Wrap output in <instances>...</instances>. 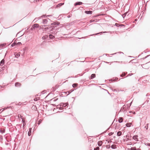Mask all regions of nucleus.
Returning <instances> with one entry per match:
<instances>
[{
    "label": "nucleus",
    "mask_w": 150,
    "mask_h": 150,
    "mask_svg": "<svg viewBox=\"0 0 150 150\" xmlns=\"http://www.w3.org/2000/svg\"><path fill=\"white\" fill-rule=\"evenodd\" d=\"M53 28H54V27H51L49 25H42L40 27V28L42 29L44 31L47 32L52 30L53 29Z\"/></svg>",
    "instance_id": "nucleus-1"
},
{
    "label": "nucleus",
    "mask_w": 150,
    "mask_h": 150,
    "mask_svg": "<svg viewBox=\"0 0 150 150\" xmlns=\"http://www.w3.org/2000/svg\"><path fill=\"white\" fill-rule=\"evenodd\" d=\"M39 27V25L38 24H35L33 25L30 29L33 30L35 29V28H37Z\"/></svg>",
    "instance_id": "nucleus-2"
},
{
    "label": "nucleus",
    "mask_w": 150,
    "mask_h": 150,
    "mask_svg": "<svg viewBox=\"0 0 150 150\" xmlns=\"http://www.w3.org/2000/svg\"><path fill=\"white\" fill-rule=\"evenodd\" d=\"M138 137V136L137 135H135L133 136L132 138L136 141H138L139 140Z\"/></svg>",
    "instance_id": "nucleus-3"
},
{
    "label": "nucleus",
    "mask_w": 150,
    "mask_h": 150,
    "mask_svg": "<svg viewBox=\"0 0 150 150\" xmlns=\"http://www.w3.org/2000/svg\"><path fill=\"white\" fill-rule=\"evenodd\" d=\"M142 67L143 68H145V69H149V64H148V63H147L144 65H143Z\"/></svg>",
    "instance_id": "nucleus-4"
},
{
    "label": "nucleus",
    "mask_w": 150,
    "mask_h": 150,
    "mask_svg": "<svg viewBox=\"0 0 150 150\" xmlns=\"http://www.w3.org/2000/svg\"><path fill=\"white\" fill-rule=\"evenodd\" d=\"M48 21L47 19H43L42 23L43 24H47Z\"/></svg>",
    "instance_id": "nucleus-5"
},
{
    "label": "nucleus",
    "mask_w": 150,
    "mask_h": 150,
    "mask_svg": "<svg viewBox=\"0 0 150 150\" xmlns=\"http://www.w3.org/2000/svg\"><path fill=\"white\" fill-rule=\"evenodd\" d=\"M85 13L87 14H91L92 13V11H85Z\"/></svg>",
    "instance_id": "nucleus-6"
},
{
    "label": "nucleus",
    "mask_w": 150,
    "mask_h": 150,
    "mask_svg": "<svg viewBox=\"0 0 150 150\" xmlns=\"http://www.w3.org/2000/svg\"><path fill=\"white\" fill-rule=\"evenodd\" d=\"M83 3L81 2H77L74 4L75 6L82 4Z\"/></svg>",
    "instance_id": "nucleus-7"
},
{
    "label": "nucleus",
    "mask_w": 150,
    "mask_h": 150,
    "mask_svg": "<svg viewBox=\"0 0 150 150\" xmlns=\"http://www.w3.org/2000/svg\"><path fill=\"white\" fill-rule=\"evenodd\" d=\"M123 121V119L122 117H120L118 119V122L119 123L122 122Z\"/></svg>",
    "instance_id": "nucleus-8"
},
{
    "label": "nucleus",
    "mask_w": 150,
    "mask_h": 150,
    "mask_svg": "<svg viewBox=\"0 0 150 150\" xmlns=\"http://www.w3.org/2000/svg\"><path fill=\"white\" fill-rule=\"evenodd\" d=\"M31 129H32L31 128H30L29 129V131L28 133V135L29 136H30L31 134Z\"/></svg>",
    "instance_id": "nucleus-9"
},
{
    "label": "nucleus",
    "mask_w": 150,
    "mask_h": 150,
    "mask_svg": "<svg viewBox=\"0 0 150 150\" xmlns=\"http://www.w3.org/2000/svg\"><path fill=\"white\" fill-rule=\"evenodd\" d=\"M21 85V84L20 83L18 82H16L15 84V86L16 87L20 86Z\"/></svg>",
    "instance_id": "nucleus-10"
},
{
    "label": "nucleus",
    "mask_w": 150,
    "mask_h": 150,
    "mask_svg": "<svg viewBox=\"0 0 150 150\" xmlns=\"http://www.w3.org/2000/svg\"><path fill=\"white\" fill-rule=\"evenodd\" d=\"M4 60L3 59L1 62L0 65L1 66H2L4 65Z\"/></svg>",
    "instance_id": "nucleus-11"
},
{
    "label": "nucleus",
    "mask_w": 150,
    "mask_h": 150,
    "mask_svg": "<svg viewBox=\"0 0 150 150\" xmlns=\"http://www.w3.org/2000/svg\"><path fill=\"white\" fill-rule=\"evenodd\" d=\"M98 145L99 146H100L103 144V142L102 141H99L98 142Z\"/></svg>",
    "instance_id": "nucleus-12"
},
{
    "label": "nucleus",
    "mask_w": 150,
    "mask_h": 150,
    "mask_svg": "<svg viewBox=\"0 0 150 150\" xmlns=\"http://www.w3.org/2000/svg\"><path fill=\"white\" fill-rule=\"evenodd\" d=\"M132 124V123H127L126 125L127 127H130L131 126Z\"/></svg>",
    "instance_id": "nucleus-13"
},
{
    "label": "nucleus",
    "mask_w": 150,
    "mask_h": 150,
    "mask_svg": "<svg viewBox=\"0 0 150 150\" xmlns=\"http://www.w3.org/2000/svg\"><path fill=\"white\" fill-rule=\"evenodd\" d=\"M96 77V74H93L91 75L90 79H92Z\"/></svg>",
    "instance_id": "nucleus-14"
},
{
    "label": "nucleus",
    "mask_w": 150,
    "mask_h": 150,
    "mask_svg": "<svg viewBox=\"0 0 150 150\" xmlns=\"http://www.w3.org/2000/svg\"><path fill=\"white\" fill-rule=\"evenodd\" d=\"M111 147L112 149H115L117 148L116 145L115 144L112 145L111 146Z\"/></svg>",
    "instance_id": "nucleus-15"
},
{
    "label": "nucleus",
    "mask_w": 150,
    "mask_h": 150,
    "mask_svg": "<svg viewBox=\"0 0 150 150\" xmlns=\"http://www.w3.org/2000/svg\"><path fill=\"white\" fill-rule=\"evenodd\" d=\"M49 37L50 39H53L54 38V36L53 35H52L51 34H50L49 35Z\"/></svg>",
    "instance_id": "nucleus-16"
},
{
    "label": "nucleus",
    "mask_w": 150,
    "mask_h": 150,
    "mask_svg": "<svg viewBox=\"0 0 150 150\" xmlns=\"http://www.w3.org/2000/svg\"><path fill=\"white\" fill-rule=\"evenodd\" d=\"M122 135V132L121 131H119L117 132V135L118 136H120Z\"/></svg>",
    "instance_id": "nucleus-17"
},
{
    "label": "nucleus",
    "mask_w": 150,
    "mask_h": 150,
    "mask_svg": "<svg viewBox=\"0 0 150 150\" xmlns=\"http://www.w3.org/2000/svg\"><path fill=\"white\" fill-rule=\"evenodd\" d=\"M127 73V72H126V73H125V72L123 73L121 75H120V76L121 77H123V76H125L126 75V74Z\"/></svg>",
    "instance_id": "nucleus-18"
},
{
    "label": "nucleus",
    "mask_w": 150,
    "mask_h": 150,
    "mask_svg": "<svg viewBox=\"0 0 150 150\" xmlns=\"http://www.w3.org/2000/svg\"><path fill=\"white\" fill-rule=\"evenodd\" d=\"M48 38V35H45V36H43L42 37V39L43 40H45V39L47 38Z\"/></svg>",
    "instance_id": "nucleus-19"
},
{
    "label": "nucleus",
    "mask_w": 150,
    "mask_h": 150,
    "mask_svg": "<svg viewBox=\"0 0 150 150\" xmlns=\"http://www.w3.org/2000/svg\"><path fill=\"white\" fill-rule=\"evenodd\" d=\"M45 15H43V16H41L39 17L38 18V19H39L41 18H45Z\"/></svg>",
    "instance_id": "nucleus-20"
},
{
    "label": "nucleus",
    "mask_w": 150,
    "mask_h": 150,
    "mask_svg": "<svg viewBox=\"0 0 150 150\" xmlns=\"http://www.w3.org/2000/svg\"><path fill=\"white\" fill-rule=\"evenodd\" d=\"M127 12H126L124 14L122 15V16L123 17V18H124L126 16V15L127 14Z\"/></svg>",
    "instance_id": "nucleus-21"
},
{
    "label": "nucleus",
    "mask_w": 150,
    "mask_h": 150,
    "mask_svg": "<svg viewBox=\"0 0 150 150\" xmlns=\"http://www.w3.org/2000/svg\"><path fill=\"white\" fill-rule=\"evenodd\" d=\"M6 45V43L0 45V48H2L3 47H4Z\"/></svg>",
    "instance_id": "nucleus-22"
},
{
    "label": "nucleus",
    "mask_w": 150,
    "mask_h": 150,
    "mask_svg": "<svg viewBox=\"0 0 150 150\" xmlns=\"http://www.w3.org/2000/svg\"><path fill=\"white\" fill-rule=\"evenodd\" d=\"M68 103H63V107H65L66 106H67V105H68Z\"/></svg>",
    "instance_id": "nucleus-23"
},
{
    "label": "nucleus",
    "mask_w": 150,
    "mask_h": 150,
    "mask_svg": "<svg viewBox=\"0 0 150 150\" xmlns=\"http://www.w3.org/2000/svg\"><path fill=\"white\" fill-rule=\"evenodd\" d=\"M15 54V56L16 57H18L20 56V54L18 53H16V54Z\"/></svg>",
    "instance_id": "nucleus-24"
},
{
    "label": "nucleus",
    "mask_w": 150,
    "mask_h": 150,
    "mask_svg": "<svg viewBox=\"0 0 150 150\" xmlns=\"http://www.w3.org/2000/svg\"><path fill=\"white\" fill-rule=\"evenodd\" d=\"M40 99V97L36 98L34 99V100L35 101H37Z\"/></svg>",
    "instance_id": "nucleus-25"
},
{
    "label": "nucleus",
    "mask_w": 150,
    "mask_h": 150,
    "mask_svg": "<svg viewBox=\"0 0 150 150\" xmlns=\"http://www.w3.org/2000/svg\"><path fill=\"white\" fill-rule=\"evenodd\" d=\"M64 3H60L59 4H58L57 5V7H60L63 4H64Z\"/></svg>",
    "instance_id": "nucleus-26"
},
{
    "label": "nucleus",
    "mask_w": 150,
    "mask_h": 150,
    "mask_svg": "<svg viewBox=\"0 0 150 150\" xmlns=\"http://www.w3.org/2000/svg\"><path fill=\"white\" fill-rule=\"evenodd\" d=\"M1 133L3 134L5 132V130L4 129H1Z\"/></svg>",
    "instance_id": "nucleus-27"
},
{
    "label": "nucleus",
    "mask_w": 150,
    "mask_h": 150,
    "mask_svg": "<svg viewBox=\"0 0 150 150\" xmlns=\"http://www.w3.org/2000/svg\"><path fill=\"white\" fill-rule=\"evenodd\" d=\"M18 117L19 118H21L22 119V118H22V116L21 115H18Z\"/></svg>",
    "instance_id": "nucleus-28"
},
{
    "label": "nucleus",
    "mask_w": 150,
    "mask_h": 150,
    "mask_svg": "<svg viewBox=\"0 0 150 150\" xmlns=\"http://www.w3.org/2000/svg\"><path fill=\"white\" fill-rule=\"evenodd\" d=\"M131 150H136V147H132L131 148Z\"/></svg>",
    "instance_id": "nucleus-29"
},
{
    "label": "nucleus",
    "mask_w": 150,
    "mask_h": 150,
    "mask_svg": "<svg viewBox=\"0 0 150 150\" xmlns=\"http://www.w3.org/2000/svg\"><path fill=\"white\" fill-rule=\"evenodd\" d=\"M148 125L149 124H147L146 125L145 127V128H146V129H147L148 128Z\"/></svg>",
    "instance_id": "nucleus-30"
},
{
    "label": "nucleus",
    "mask_w": 150,
    "mask_h": 150,
    "mask_svg": "<svg viewBox=\"0 0 150 150\" xmlns=\"http://www.w3.org/2000/svg\"><path fill=\"white\" fill-rule=\"evenodd\" d=\"M99 147L98 146L96 148L94 149V150H99Z\"/></svg>",
    "instance_id": "nucleus-31"
},
{
    "label": "nucleus",
    "mask_w": 150,
    "mask_h": 150,
    "mask_svg": "<svg viewBox=\"0 0 150 150\" xmlns=\"http://www.w3.org/2000/svg\"><path fill=\"white\" fill-rule=\"evenodd\" d=\"M113 133H114L113 132H110L109 133L108 135L109 136H111L113 134Z\"/></svg>",
    "instance_id": "nucleus-32"
},
{
    "label": "nucleus",
    "mask_w": 150,
    "mask_h": 150,
    "mask_svg": "<svg viewBox=\"0 0 150 150\" xmlns=\"http://www.w3.org/2000/svg\"><path fill=\"white\" fill-rule=\"evenodd\" d=\"M16 44V43L15 42H14L13 43L11 44V46L12 47H13Z\"/></svg>",
    "instance_id": "nucleus-33"
},
{
    "label": "nucleus",
    "mask_w": 150,
    "mask_h": 150,
    "mask_svg": "<svg viewBox=\"0 0 150 150\" xmlns=\"http://www.w3.org/2000/svg\"><path fill=\"white\" fill-rule=\"evenodd\" d=\"M77 85V84H74L72 85V86L73 87H76Z\"/></svg>",
    "instance_id": "nucleus-34"
},
{
    "label": "nucleus",
    "mask_w": 150,
    "mask_h": 150,
    "mask_svg": "<svg viewBox=\"0 0 150 150\" xmlns=\"http://www.w3.org/2000/svg\"><path fill=\"white\" fill-rule=\"evenodd\" d=\"M51 25L55 26L56 25V23H53L51 24Z\"/></svg>",
    "instance_id": "nucleus-35"
},
{
    "label": "nucleus",
    "mask_w": 150,
    "mask_h": 150,
    "mask_svg": "<svg viewBox=\"0 0 150 150\" xmlns=\"http://www.w3.org/2000/svg\"><path fill=\"white\" fill-rule=\"evenodd\" d=\"M106 147L108 149L110 148V145H107Z\"/></svg>",
    "instance_id": "nucleus-36"
},
{
    "label": "nucleus",
    "mask_w": 150,
    "mask_h": 150,
    "mask_svg": "<svg viewBox=\"0 0 150 150\" xmlns=\"http://www.w3.org/2000/svg\"><path fill=\"white\" fill-rule=\"evenodd\" d=\"M42 120H39L38 122V124H39L40 123H41V122H42Z\"/></svg>",
    "instance_id": "nucleus-37"
},
{
    "label": "nucleus",
    "mask_w": 150,
    "mask_h": 150,
    "mask_svg": "<svg viewBox=\"0 0 150 150\" xmlns=\"http://www.w3.org/2000/svg\"><path fill=\"white\" fill-rule=\"evenodd\" d=\"M56 23V25H59L60 24V23L59 22H55Z\"/></svg>",
    "instance_id": "nucleus-38"
},
{
    "label": "nucleus",
    "mask_w": 150,
    "mask_h": 150,
    "mask_svg": "<svg viewBox=\"0 0 150 150\" xmlns=\"http://www.w3.org/2000/svg\"><path fill=\"white\" fill-rule=\"evenodd\" d=\"M107 33L106 32H102L101 33ZM99 34V33H97L96 34V35H97L98 34Z\"/></svg>",
    "instance_id": "nucleus-39"
},
{
    "label": "nucleus",
    "mask_w": 150,
    "mask_h": 150,
    "mask_svg": "<svg viewBox=\"0 0 150 150\" xmlns=\"http://www.w3.org/2000/svg\"><path fill=\"white\" fill-rule=\"evenodd\" d=\"M63 103H61L60 104V106H62V107H63Z\"/></svg>",
    "instance_id": "nucleus-40"
},
{
    "label": "nucleus",
    "mask_w": 150,
    "mask_h": 150,
    "mask_svg": "<svg viewBox=\"0 0 150 150\" xmlns=\"http://www.w3.org/2000/svg\"><path fill=\"white\" fill-rule=\"evenodd\" d=\"M25 120H24L23 119V118H22V122L24 123H25Z\"/></svg>",
    "instance_id": "nucleus-41"
},
{
    "label": "nucleus",
    "mask_w": 150,
    "mask_h": 150,
    "mask_svg": "<svg viewBox=\"0 0 150 150\" xmlns=\"http://www.w3.org/2000/svg\"><path fill=\"white\" fill-rule=\"evenodd\" d=\"M21 44V42H18L17 43V45H20Z\"/></svg>",
    "instance_id": "nucleus-42"
},
{
    "label": "nucleus",
    "mask_w": 150,
    "mask_h": 150,
    "mask_svg": "<svg viewBox=\"0 0 150 150\" xmlns=\"http://www.w3.org/2000/svg\"><path fill=\"white\" fill-rule=\"evenodd\" d=\"M56 34V33H55L54 32L52 33V34H53V35H55Z\"/></svg>",
    "instance_id": "nucleus-43"
},
{
    "label": "nucleus",
    "mask_w": 150,
    "mask_h": 150,
    "mask_svg": "<svg viewBox=\"0 0 150 150\" xmlns=\"http://www.w3.org/2000/svg\"><path fill=\"white\" fill-rule=\"evenodd\" d=\"M147 145L150 146V143H147Z\"/></svg>",
    "instance_id": "nucleus-44"
},
{
    "label": "nucleus",
    "mask_w": 150,
    "mask_h": 150,
    "mask_svg": "<svg viewBox=\"0 0 150 150\" xmlns=\"http://www.w3.org/2000/svg\"><path fill=\"white\" fill-rule=\"evenodd\" d=\"M25 123H23V127H24V126H25Z\"/></svg>",
    "instance_id": "nucleus-45"
},
{
    "label": "nucleus",
    "mask_w": 150,
    "mask_h": 150,
    "mask_svg": "<svg viewBox=\"0 0 150 150\" xmlns=\"http://www.w3.org/2000/svg\"><path fill=\"white\" fill-rule=\"evenodd\" d=\"M1 110L2 109L0 110V113H1L3 110Z\"/></svg>",
    "instance_id": "nucleus-46"
},
{
    "label": "nucleus",
    "mask_w": 150,
    "mask_h": 150,
    "mask_svg": "<svg viewBox=\"0 0 150 150\" xmlns=\"http://www.w3.org/2000/svg\"><path fill=\"white\" fill-rule=\"evenodd\" d=\"M93 21L92 20H90V22H91H91H93Z\"/></svg>",
    "instance_id": "nucleus-47"
},
{
    "label": "nucleus",
    "mask_w": 150,
    "mask_h": 150,
    "mask_svg": "<svg viewBox=\"0 0 150 150\" xmlns=\"http://www.w3.org/2000/svg\"><path fill=\"white\" fill-rule=\"evenodd\" d=\"M2 86H0V88H2Z\"/></svg>",
    "instance_id": "nucleus-48"
},
{
    "label": "nucleus",
    "mask_w": 150,
    "mask_h": 150,
    "mask_svg": "<svg viewBox=\"0 0 150 150\" xmlns=\"http://www.w3.org/2000/svg\"><path fill=\"white\" fill-rule=\"evenodd\" d=\"M130 75H131V74H128V76H130Z\"/></svg>",
    "instance_id": "nucleus-49"
},
{
    "label": "nucleus",
    "mask_w": 150,
    "mask_h": 150,
    "mask_svg": "<svg viewBox=\"0 0 150 150\" xmlns=\"http://www.w3.org/2000/svg\"><path fill=\"white\" fill-rule=\"evenodd\" d=\"M37 19V18H35V19H34V20L33 21H35V20H36V19Z\"/></svg>",
    "instance_id": "nucleus-50"
},
{
    "label": "nucleus",
    "mask_w": 150,
    "mask_h": 150,
    "mask_svg": "<svg viewBox=\"0 0 150 150\" xmlns=\"http://www.w3.org/2000/svg\"><path fill=\"white\" fill-rule=\"evenodd\" d=\"M49 16V15H47V16Z\"/></svg>",
    "instance_id": "nucleus-51"
},
{
    "label": "nucleus",
    "mask_w": 150,
    "mask_h": 150,
    "mask_svg": "<svg viewBox=\"0 0 150 150\" xmlns=\"http://www.w3.org/2000/svg\"><path fill=\"white\" fill-rule=\"evenodd\" d=\"M136 150H140L139 149H136Z\"/></svg>",
    "instance_id": "nucleus-52"
},
{
    "label": "nucleus",
    "mask_w": 150,
    "mask_h": 150,
    "mask_svg": "<svg viewBox=\"0 0 150 150\" xmlns=\"http://www.w3.org/2000/svg\"><path fill=\"white\" fill-rule=\"evenodd\" d=\"M39 1V0H36V1Z\"/></svg>",
    "instance_id": "nucleus-53"
},
{
    "label": "nucleus",
    "mask_w": 150,
    "mask_h": 150,
    "mask_svg": "<svg viewBox=\"0 0 150 150\" xmlns=\"http://www.w3.org/2000/svg\"><path fill=\"white\" fill-rule=\"evenodd\" d=\"M68 18L70 17V16H68Z\"/></svg>",
    "instance_id": "nucleus-54"
},
{
    "label": "nucleus",
    "mask_w": 150,
    "mask_h": 150,
    "mask_svg": "<svg viewBox=\"0 0 150 150\" xmlns=\"http://www.w3.org/2000/svg\"><path fill=\"white\" fill-rule=\"evenodd\" d=\"M117 23H116V24H115V25H117Z\"/></svg>",
    "instance_id": "nucleus-55"
},
{
    "label": "nucleus",
    "mask_w": 150,
    "mask_h": 150,
    "mask_svg": "<svg viewBox=\"0 0 150 150\" xmlns=\"http://www.w3.org/2000/svg\"><path fill=\"white\" fill-rule=\"evenodd\" d=\"M84 37H82L81 38H84Z\"/></svg>",
    "instance_id": "nucleus-56"
}]
</instances>
